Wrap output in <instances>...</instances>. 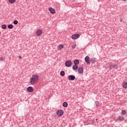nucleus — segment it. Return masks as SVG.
<instances>
[{"instance_id":"1","label":"nucleus","mask_w":127,"mask_h":127,"mask_svg":"<svg viewBox=\"0 0 127 127\" xmlns=\"http://www.w3.org/2000/svg\"><path fill=\"white\" fill-rule=\"evenodd\" d=\"M38 80H39V76L36 74H33L30 81L32 85H34V84H36L38 82Z\"/></svg>"},{"instance_id":"2","label":"nucleus","mask_w":127,"mask_h":127,"mask_svg":"<svg viewBox=\"0 0 127 127\" xmlns=\"http://www.w3.org/2000/svg\"><path fill=\"white\" fill-rule=\"evenodd\" d=\"M109 68L110 70H112V69H118V64H110Z\"/></svg>"},{"instance_id":"3","label":"nucleus","mask_w":127,"mask_h":127,"mask_svg":"<svg viewBox=\"0 0 127 127\" xmlns=\"http://www.w3.org/2000/svg\"><path fill=\"white\" fill-rule=\"evenodd\" d=\"M64 114V111L62 110H58L57 112V116H59V117H62V115Z\"/></svg>"},{"instance_id":"4","label":"nucleus","mask_w":127,"mask_h":127,"mask_svg":"<svg viewBox=\"0 0 127 127\" xmlns=\"http://www.w3.org/2000/svg\"><path fill=\"white\" fill-rule=\"evenodd\" d=\"M65 65L66 67H71L72 65V62H71V61H67L65 63Z\"/></svg>"},{"instance_id":"5","label":"nucleus","mask_w":127,"mask_h":127,"mask_svg":"<svg viewBox=\"0 0 127 127\" xmlns=\"http://www.w3.org/2000/svg\"><path fill=\"white\" fill-rule=\"evenodd\" d=\"M79 37H80V34H75L71 36L72 39H78Z\"/></svg>"},{"instance_id":"6","label":"nucleus","mask_w":127,"mask_h":127,"mask_svg":"<svg viewBox=\"0 0 127 127\" xmlns=\"http://www.w3.org/2000/svg\"><path fill=\"white\" fill-rule=\"evenodd\" d=\"M49 10L50 11L51 13H52V14H54L55 13H56V11H55V9H54L52 7H50L49 8Z\"/></svg>"},{"instance_id":"7","label":"nucleus","mask_w":127,"mask_h":127,"mask_svg":"<svg viewBox=\"0 0 127 127\" xmlns=\"http://www.w3.org/2000/svg\"><path fill=\"white\" fill-rule=\"evenodd\" d=\"M42 34V30L40 29H38L36 32V35L37 36H40Z\"/></svg>"},{"instance_id":"8","label":"nucleus","mask_w":127,"mask_h":127,"mask_svg":"<svg viewBox=\"0 0 127 127\" xmlns=\"http://www.w3.org/2000/svg\"><path fill=\"white\" fill-rule=\"evenodd\" d=\"M85 61L87 63V64H90V58L89 56H86L85 58Z\"/></svg>"},{"instance_id":"9","label":"nucleus","mask_w":127,"mask_h":127,"mask_svg":"<svg viewBox=\"0 0 127 127\" xmlns=\"http://www.w3.org/2000/svg\"><path fill=\"white\" fill-rule=\"evenodd\" d=\"M78 72L79 74H83L84 72V69L83 67H79L78 69Z\"/></svg>"},{"instance_id":"10","label":"nucleus","mask_w":127,"mask_h":127,"mask_svg":"<svg viewBox=\"0 0 127 127\" xmlns=\"http://www.w3.org/2000/svg\"><path fill=\"white\" fill-rule=\"evenodd\" d=\"M75 76L70 75L68 76V79L69 80L73 81V80H75Z\"/></svg>"},{"instance_id":"11","label":"nucleus","mask_w":127,"mask_h":127,"mask_svg":"<svg viewBox=\"0 0 127 127\" xmlns=\"http://www.w3.org/2000/svg\"><path fill=\"white\" fill-rule=\"evenodd\" d=\"M27 90L28 92H29V93H31V92H33V87L29 86L27 88Z\"/></svg>"},{"instance_id":"12","label":"nucleus","mask_w":127,"mask_h":127,"mask_svg":"<svg viewBox=\"0 0 127 127\" xmlns=\"http://www.w3.org/2000/svg\"><path fill=\"white\" fill-rule=\"evenodd\" d=\"M64 48V46L63 45H59L58 46V50H61Z\"/></svg>"},{"instance_id":"13","label":"nucleus","mask_w":127,"mask_h":127,"mask_svg":"<svg viewBox=\"0 0 127 127\" xmlns=\"http://www.w3.org/2000/svg\"><path fill=\"white\" fill-rule=\"evenodd\" d=\"M122 86L124 89H127V82H125L123 83Z\"/></svg>"},{"instance_id":"14","label":"nucleus","mask_w":127,"mask_h":127,"mask_svg":"<svg viewBox=\"0 0 127 127\" xmlns=\"http://www.w3.org/2000/svg\"><path fill=\"white\" fill-rule=\"evenodd\" d=\"M118 120L119 121H124L125 120V118L124 117H122V116H119L118 117Z\"/></svg>"},{"instance_id":"15","label":"nucleus","mask_w":127,"mask_h":127,"mask_svg":"<svg viewBox=\"0 0 127 127\" xmlns=\"http://www.w3.org/2000/svg\"><path fill=\"white\" fill-rule=\"evenodd\" d=\"M63 106L64 108H67L68 107V103H67V102H64L63 104Z\"/></svg>"},{"instance_id":"16","label":"nucleus","mask_w":127,"mask_h":127,"mask_svg":"<svg viewBox=\"0 0 127 127\" xmlns=\"http://www.w3.org/2000/svg\"><path fill=\"white\" fill-rule=\"evenodd\" d=\"M7 28L9 29H12L13 28V25L12 24H9L7 26Z\"/></svg>"},{"instance_id":"17","label":"nucleus","mask_w":127,"mask_h":127,"mask_svg":"<svg viewBox=\"0 0 127 127\" xmlns=\"http://www.w3.org/2000/svg\"><path fill=\"white\" fill-rule=\"evenodd\" d=\"M74 65H79V60H75L74 61Z\"/></svg>"},{"instance_id":"18","label":"nucleus","mask_w":127,"mask_h":127,"mask_svg":"<svg viewBox=\"0 0 127 127\" xmlns=\"http://www.w3.org/2000/svg\"><path fill=\"white\" fill-rule=\"evenodd\" d=\"M72 69L73 70H77L78 69V66L77 64H74L73 67H72Z\"/></svg>"},{"instance_id":"19","label":"nucleus","mask_w":127,"mask_h":127,"mask_svg":"<svg viewBox=\"0 0 127 127\" xmlns=\"http://www.w3.org/2000/svg\"><path fill=\"white\" fill-rule=\"evenodd\" d=\"M90 61L92 62V63H95V62H96V59L93 58L90 60Z\"/></svg>"},{"instance_id":"20","label":"nucleus","mask_w":127,"mask_h":127,"mask_svg":"<svg viewBox=\"0 0 127 127\" xmlns=\"http://www.w3.org/2000/svg\"><path fill=\"white\" fill-rule=\"evenodd\" d=\"M60 74H61V76H65V71H61Z\"/></svg>"},{"instance_id":"21","label":"nucleus","mask_w":127,"mask_h":127,"mask_svg":"<svg viewBox=\"0 0 127 127\" xmlns=\"http://www.w3.org/2000/svg\"><path fill=\"white\" fill-rule=\"evenodd\" d=\"M8 1L10 3H14L16 1V0H8Z\"/></svg>"},{"instance_id":"22","label":"nucleus","mask_w":127,"mask_h":127,"mask_svg":"<svg viewBox=\"0 0 127 127\" xmlns=\"http://www.w3.org/2000/svg\"><path fill=\"white\" fill-rule=\"evenodd\" d=\"M1 27L2 29H6V25L5 24L2 25Z\"/></svg>"},{"instance_id":"23","label":"nucleus","mask_w":127,"mask_h":127,"mask_svg":"<svg viewBox=\"0 0 127 127\" xmlns=\"http://www.w3.org/2000/svg\"><path fill=\"white\" fill-rule=\"evenodd\" d=\"M95 106L96 107H100V103H99V102H95Z\"/></svg>"},{"instance_id":"24","label":"nucleus","mask_w":127,"mask_h":127,"mask_svg":"<svg viewBox=\"0 0 127 127\" xmlns=\"http://www.w3.org/2000/svg\"><path fill=\"white\" fill-rule=\"evenodd\" d=\"M18 23V21L15 20L13 21V24H15V25H16V24H17Z\"/></svg>"},{"instance_id":"25","label":"nucleus","mask_w":127,"mask_h":127,"mask_svg":"<svg viewBox=\"0 0 127 127\" xmlns=\"http://www.w3.org/2000/svg\"><path fill=\"white\" fill-rule=\"evenodd\" d=\"M76 46H77V45L76 44L73 45L71 46L72 49H75V48H76Z\"/></svg>"},{"instance_id":"26","label":"nucleus","mask_w":127,"mask_h":127,"mask_svg":"<svg viewBox=\"0 0 127 127\" xmlns=\"http://www.w3.org/2000/svg\"><path fill=\"white\" fill-rule=\"evenodd\" d=\"M122 114H123V115H126L127 114V111H126V110H123Z\"/></svg>"},{"instance_id":"27","label":"nucleus","mask_w":127,"mask_h":127,"mask_svg":"<svg viewBox=\"0 0 127 127\" xmlns=\"http://www.w3.org/2000/svg\"><path fill=\"white\" fill-rule=\"evenodd\" d=\"M3 60H4V58L3 57L0 58V61H3Z\"/></svg>"},{"instance_id":"28","label":"nucleus","mask_w":127,"mask_h":127,"mask_svg":"<svg viewBox=\"0 0 127 127\" xmlns=\"http://www.w3.org/2000/svg\"><path fill=\"white\" fill-rule=\"evenodd\" d=\"M18 57H19V59H21V58H22V57L20 56H19Z\"/></svg>"},{"instance_id":"29","label":"nucleus","mask_w":127,"mask_h":127,"mask_svg":"<svg viewBox=\"0 0 127 127\" xmlns=\"http://www.w3.org/2000/svg\"><path fill=\"white\" fill-rule=\"evenodd\" d=\"M120 22H123V19H120Z\"/></svg>"},{"instance_id":"30","label":"nucleus","mask_w":127,"mask_h":127,"mask_svg":"<svg viewBox=\"0 0 127 127\" xmlns=\"http://www.w3.org/2000/svg\"><path fill=\"white\" fill-rule=\"evenodd\" d=\"M124 0V1H127V0Z\"/></svg>"},{"instance_id":"31","label":"nucleus","mask_w":127,"mask_h":127,"mask_svg":"<svg viewBox=\"0 0 127 127\" xmlns=\"http://www.w3.org/2000/svg\"><path fill=\"white\" fill-rule=\"evenodd\" d=\"M1 34V32H0V35Z\"/></svg>"}]
</instances>
